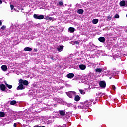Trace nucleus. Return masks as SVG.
<instances>
[{"label": "nucleus", "mask_w": 127, "mask_h": 127, "mask_svg": "<svg viewBox=\"0 0 127 127\" xmlns=\"http://www.w3.org/2000/svg\"><path fill=\"white\" fill-rule=\"evenodd\" d=\"M105 73L106 76H111L112 75L113 77H114L115 79H118V76L116 77L119 74V72L118 71H113L111 72L110 70H107L105 71Z\"/></svg>", "instance_id": "obj_1"}, {"label": "nucleus", "mask_w": 127, "mask_h": 127, "mask_svg": "<svg viewBox=\"0 0 127 127\" xmlns=\"http://www.w3.org/2000/svg\"><path fill=\"white\" fill-rule=\"evenodd\" d=\"M93 103V100L87 101L83 103L82 109H88L89 107Z\"/></svg>", "instance_id": "obj_2"}, {"label": "nucleus", "mask_w": 127, "mask_h": 127, "mask_svg": "<svg viewBox=\"0 0 127 127\" xmlns=\"http://www.w3.org/2000/svg\"><path fill=\"white\" fill-rule=\"evenodd\" d=\"M66 95L69 97V98H72L73 97L76 96V92L75 91H69L66 92Z\"/></svg>", "instance_id": "obj_3"}, {"label": "nucleus", "mask_w": 127, "mask_h": 127, "mask_svg": "<svg viewBox=\"0 0 127 127\" xmlns=\"http://www.w3.org/2000/svg\"><path fill=\"white\" fill-rule=\"evenodd\" d=\"M34 18L35 19H43L44 18V16L42 15H38L36 14H34L33 15Z\"/></svg>", "instance_id": "obj_4"}, {"label": "nucleus", "mask_w": 127, "mask_h": 127, "mask_svg": "<svg viewBox=\"0 0 127 127\" xmlns=\"http://www.w3.org/2000/svg\"><path fill=\"white\" fill-rule=\"evenodd\" d=\"M19 83H21V84H22L24 86H27L28 85V81L27 80H23L22 79H20L19 81Z\"/></svg>", "instance_id": "obj_5"}, {"label": "nucleus", "mask_w": 127, "mask_h": 127, "mask_svg": "<svg viewBox=\"0 0 127 127\" xmlns=\"http://www.w3.org/2000/svg\"><path fill=\"white\" fill-rule=\"evenodd\" d=\"M24 89H25V87L23 86V84L19 82V86L17 87V91H19V90H24Z\"/></svg>", "instance_id": "obj_6"}, {"label": "nucleus", "mask_w": 127, "mask_h": 127, "mask_svg": "<svg viewBox=\"0 0 127 127\" xmlns=\"http://www.w3.org/2000/svg\"><path fill=\"white\" fill-rule=\"evenodd\" d=\"M99 86L101 88H106V82L101 81L99 82Z\"/></svg>", "instance_id": "obj_7"}, {"label": "nucleus", "mask_w": 127, "mask_h": 127, "mask_svg": "<svg viewBox=\"0 0 127 127\" xmlns=\"http://www.w3.org/2000/svg\"><path fill=\"white\" fill-rule=\"evenodd\" d=\"M59 113L61 117H64L65 114H66L65 110H59Z\"/></svg>", "instance_id": "obj_8"}, {"label": "nucleus", "mask_w": 127, "mask_h": 127, "mask_svg": "<svg viewBox=\"0 0 127 127\" xmlns=\"http://www.w3.org/2000/svg\"><path fill=\"white\" fill-rule=\"evenodd\" d=\"M63 49H64V46H59L57 48V50L58 51H59V52H61V51H63Z\"/></svg>", "instance_id": "obj_9"}, {"label": "nucleus", "mask_w": 127, "mask_h": 127, "mask_svg": "<svg viewBox=\"0 0 127 127\" xmlns=\"http://www.w3.org/2000/svg\"><path fill=\"white\" fill-rule=\"evenodd\" d=\"M74 73H69L66 75V77H67L69 79H72V78H74Z\"/></svg>", "instance_id": "obj_10"}, {"label": "nucleus", "mask_w": 127, "mask_h": 127, "mask_svg": "<svg viewBox=\"0 0 127 127\" xmlns=\"http://www.w3.org/2000/svg\"><path fill=\"white\" fill-rule=\"evenodd\" d=\"M119 5L121 7L126 6V2L124 0H122V1H120Z\"/></svg>", "instance_id": "obj_11"}, {"label": "nucleus", "mask_w": 127, "mask_h": 127, "mask_svg": "<svg viewBox=\"0 0 127 127\" xmlns=\"http://www.w3.org/2000/svg\"><path fill=\"white\" fill-rule=\"evenodd\" d=\"M98 40H99L100 42H105V41H106V39L104 37H100L98 39Z\"/></svg>", "instance_id": "obj_12"}, {"label": "nucleus", "mask_w": 127, "mask_h": 127, "mask_svg": "<svg viewBox=\"0 0 127 127\" xmlns=\"http://www.w3.org/2000/svg\"><path fill=\"white\" fill-rule=\"evenodd\" d=\"M1 69L2 71L6 72V71H7V66L6 65H2L1 66Z\"/></svg>", "instance_id": "obj_13"}, {"label": "nucleus", "mask_w": 127, "mask_h": 127, "mask_svg": "<svg viewBox=\"0 0 127 127\" xmlns=\"http://www.w3.org/2000/svg\"><path fill=\"white\" fill-rule=\"evenodd\" d=\"M79 68L80 70H85L86 69V65L84 64H80L79 65Z\"/></svg>", "instance_id": "obj_14"}, {"label": "nucleus", "mask_w": 127, "mask_h": 127, "mask_svg": "<svg viewBox=\"0 0 127 127\" xmlns=\"http://www.w3.org/2000/svg\"><path fill=\"white\" fill-rule=\"evenodd\" d=\"M77 12L78 13V14H83V13H84V10L82 9H79L77 11Z\"/></svg>", "instance_id": "obj_15"}, {"label": "nucleus", "mask_w": 127, "mask_h": 127, "mask_svg": "<svg viewBox=\"0 0 127 127\" xmlns=\"http://www.w3.org/2000/svg\"><path fill=\"white\" fill-rule=\"evenodd\" d=\"M0 88L1 91H5V89H6V87H5L4 84H1Z\"/></svg>", "instance_id": "obj_16"}, {"label": "nucleus", "mask_w": 127, "mask_h": 127, "mask_svg": "<svg viewBox=\"0 0 127 127\" xmlns=\"http://www.w3.org/2000/svg\"><path fill=\"white\" fill-rule=\"evenodd\" d=\"M92 22L93 23V24H97V23L99 22V20L98 19H94Z\"/></svg>", "instance_id": "obj_17"}, {"label": "nucleus", "mask_w": 127, "mask_h": 127, "mask_svg": "<svg viewBox=\"0 0 127 127\" xmlns=\"http://www.w3.org/2000/svg\"><path fill=\"white\" fill-rule=\"evenodd\" d=\"M24 51H31L32 50V48L30 47H25L24 49Z\"/></svg>", "instance_id": "obj_18"}, {"label": "nucleus", "mask_w": 127, "mask_h": 127, "mask_svg": "<svg viewBox=\"0 0 127 127\" xmlns=\"http://www.w3.org/2000/svg\"><path fill=\"white\" fill-rule=\"evenodd\" d=\"M68 31H70L71 33H73L75 31V29L73 27H69L68 28Z\"/></svg>", "instance_id": "obj_19"}, {"label": "nucleus", "mask_w": 127, "mask_h": 127, "mask_svg": "<svg viewBox=\"0 0 127 127\" xmlns=\"http://www.w3.org/2000/svg\"><path fill=\"white\" fill-rule=\"evenodd\" d=\"M80 96H79V95H76L75 96L74 100L76 102L80 101Z\"/></svg>", "instance_id": "obj_20"}, {"label": "nucleus", "mask_w": 127, "mask_h": 127, "mask_svg": "<svg viewBox=\"0 0 127 127\" xmlns=\"http://www.w3.org/2000/svg\"><path fill=\"white\" fill-rule=\"evenodd\" d=\"M96 73H101L102 72V68H96L95 69Z\"/></svg>", "instance_id": "obj_21"}, {"label": "nucleus", "mask_w": 127, "mask_h": 127, "mask_svg": "<svg viewBox=\"0 0 127 127\" xmlns=\"http://www.w3.org/2000/svg\"><path fill=\"white\" fill-rule=\"evenodd\" d=\"M96 95L97 97H102V96L104 95V93H102V92H98V93H96Z\"/></svg>", "instance_id": "obj_22"}, {"label": "nucleus", "mask_w": 127, "mask_h": 127, "mask_svg": "<svg viewBox=\"0 0 127 127\" xmlns=\"http://www.w3.org/2000/svg\"><path fill=\"white\" fill-rule=\"evenodd\" d=\"M17 102L15 100H12L10 102V105H15L16 104Z\"/></svg>", "instance_id": "obj_23"}, {"label": "nucleus", "mask_w": 127, "mask_h": 127, "mask_svg": "<svg viewBox=\"0 0 127 127\" xmlns=\"http://www.w3.org/2000/svg\"><path fill=\"white\" fill-rule=\"evenodd\" d=\"M79 92H80V94H81L82 95H85V94H86V92H85L84 91V90H83L82 89H80Z\"/></svg>", "instance_id": "obj_24"}, {"label": "nucleus", "mask_w": 127, "mask_h": 127, "mask_svg": "<svg viewBox=\"0 0 127 127\" xmlns=\"http://www.w3.org/2000/svg\"><path fill=\"white\" fill-rule=\"evenodd\" d=\"M5 116V114L3 112H0V117H4Z\"/></svg>", "instance_id": "obj_25"}, {"label": "nucleus", "mask_w": 127, "mask_h": 127, "mask_svg": "<svg viewBox=\"0 0 127 127\" xmlns=\"http://www.w3.org/2000/svg\"><path fill=\"white\" fill-rule=\"evenodd\" d=\"M6 86L7 87V88H8V89H11L12 88V85H9L8 84H6Z\"/></svg>", "instance_id": "obj_26"}, {"label": "nucleus", "mask_w": 127, "mask_h": 127, "mask_svg": "<svg viewBox=\"0 0 127 127\" xmlns=\"http://www.w3.org/2000/svg\"><path fill=\"white\" fill-rule=\"evenodd\" d=\"M112 20V16H108L107 17V20L108 21H110V20Z\"/></svg>", "instance_id": "obj_27"}, {"label": "nucleus", "mask_w": 127, "mask_h": 127, "mask_svg": "<svg viewBox=\"0 0 127 127\" xmlns=\"http://www.w3.org/2000/svg\"><path fill=\"white\" fill-rule=\"evenodd\" d=\"M111 88H112L114 91H116V86H115V85H111Z\"/></svg>", "instance_id": "obj_28"}, {"label": "nucleus", "mask_w": 127, "mask_h": 127, "mask_svg": "<svg viewBox=\"0 0 127 127\" xmlns=\"http://www.w3.org/2000/svg\"><path fill=\"white\" fill-rule=\"evenodd\" d=\"M49 58H51L52 60H56V59H55V58H54V57L52 56H50V57H49Z\"/></svg>", "instance_id": "obj_29"}, {"label": "nucleus", "mask_w": 127, "mask_h": 127, "mask_svg": "<svg viewBox=\"0 0 127 127\" xmlns=\"http://www.w3.org/2000/svg\"><path fill=\"white\" fill-rule=\"evenodd\" d=\"M59 5H64V2H63V1H60L59 2Z\"/></svg>", "instance_id": "obj_30"}, {"label": "nucleus", "mask_w": 127, "mask_h": 127, "mask_svg": "<svg viewBox=\"0 0 127 127\" xmlns=\"http://www.w3.org/2000/svg\"><path fill=\"white\" fill-rule=\"evenodd\" d=\"M120 18V16H119V14H116L115 16H114V18Z\"/></svg>", "instance_id": "obj_31"}, {"label": "nucleus", "mask_w": 127, "mask_h": 127, "mask_svg": "<svg viewBox=\"0 0 127 127\" xmlns=\"http://www.w3.org/2000/svg\"><path fill=\"white\" fill-rule=\"evenodd\" d=\"M6 26H2L1 27V29H2L3 30H4V29H5V28H6Z\"/></svg>", "instance_id": "obj_32"}, {"label": "nucleus", "mask_w": 127, "mask_h": 127, "mask_svg": "<svg viewBox=\"0 0 127 127\" xmlns=\"http://www.w3.org/2000/svg\"><path fill=\"white\" fill-rule=\"evenodd\" d=\"M10 7H11V10H12V9L14 8V6H13V5H10Z\"/></svg>", "instance_id": "obj_33"}, {"label": "nucleus", "mask_w": 127, "mask_h": 127, "mask_svg": "<svg viewBox=\"0 0 127 127\" xmlns=\"http://www.w3.org/2000/svg\"><path fill=\"white\" fill-rule=\"evenodd\" d=\"M45 19L48 20L49 19V16H46L45 18Z\"/></svg>", "instance_id": "obj_34"}, {"label": "nucleus", "mask_w": 127, "mask_h": 127, "mask_svg": "<svg viewBox=\"0 0 127 127\" xmlns=\"http://www.w3.org/2000/svg\"><path fill=\"white\" fill-rule=\"evenodd\" d=\"M52 20V17H49V20Z\"/></svg>", "instance_id": "obj_35"}, {"label": "nucleus", "mask_w": 127, "mask_h": 127, "mask_svg": "<svg viewBox=\"0 0 127 127\" xmlns=\"http://www.w3.org/2000/svg\"><path fill=\"white\" fill-rule=\"evenodd\" d=\"M125 5H126V7H127V1H125Z\"/></svg>", "instance_id": "obj_36"}, {"label": "nucleus", "mask_w": 127, "mask_h": 127, "mask_svg": "<svg viewBox=\"0 0 127 127\" xmlns=\"http://www.w3.org/2000/svg\"><path fill=\"white\" fill-rule=\"evenodd\" d=\"M0 25H2V22L0 21Z\"/></svg>", "instance_id": "obj_37"}, {"label": "nucleus", "mask_w": 127, "mask_h": 127, "mask_svg": "<svg viewBox=\"0 0 127 127\" xmlns=\"http://www.w3.org/2000/svg\"><path fill=\"white\" fill-rule=\"evenodd\" d=\"M33 127H40V126L38 125H36V126H34Z\"/></svg>", "instance_id": "obj_38"}, {"label": "nucleus", "mask_w": 127, "mask_h": 127, "mask_svg": "<svg viewBox=\"0 0 127 127\" xmlns=\"http://www.w3.org/2000/svg\"><path fill=\"white\" fill-rule=\"evenodd\" d=\"M13 126L14 127H16V123H14Z\"/></svg>", "instance_id": "obj_39"}, {"label": "nucleus", "mask_w": 127, "mask_h": 127, "mask_svg": "<svg viewBox=\"0 0 127 127\" xmlns=\"http://www.w3.org/2000/svg\"><path fill=\"white\" fill-rule=\"evenodd\" d=\"M61 127H66V124H64V126H61Z\"/></svg>", "instance_id": "obj_40"}, {"label": "nucleus", "mask_w": 127, "mask_h": 127, "mask_svg": "<svg viewBox=\"0 0 127 127\" xmlns=\"http://www.w3.org/2000/svg\"><path fill=\"white\" fill-rule=\"evenodd\" d=\"M2 4V1L0 0V4Z\"/></svg>", "instance_id": "obj_41"}, {"label": "nucleus", "mask_w": 127, "mask_h": 127, "mask_svg": "<svg viewBox=\"0 0 127 127\" xmlns=\"http://www.w3.org/2000/svg\"><path fill=\"white\" fill-rule=\"evenodd\" d=\"M34 50H35V51H36H36H37V49H35Z\"/></svg>", "instance_id": "obj_42"}, {"label": "nucleus", "mask_w": 127, "mask_h": 127, "mask_svg": "<svg viewBox=\"0 0 127 127\" xmlns=\"http://www.w3.org/2000/svg\"><path fill=\"white\" fill-rule=\"evenodd\" d=\"M4 83H5V84L6 85V84H7V83H6V81H4Z\"/></svg>", "instance_id": "obj_43"}, {"label": "nucleus", "mask_w": 127, "mask_h": 127, "mask_svg": "<svg viewBox=\"0 0 127 127\" xmlns=\"http://www.w3.org/2000/svg\"><path fill=\"white\" fill-rule=\"evenodd\" d=\"M109 79H110V80H111V79H112V76L110 77Z\"/></svg>", "instance_id": "obj_44"}, {"label": "nucleus", "mask_w": 127, "mask_h": 127, "mask_svg": "<svg viewBox=\"0 0 127 127\" xmlns=\"http://www.w3.org/2000/svg\"><path fill=\"white\" fill-rule=\"evenodd\" d=\"M13 27H15V26H13V27H11V28H13Z\"/></svg>", "instance_id": "obj_45"}, {"label": "nucleus", "mask_w": 127, "mask_h": 127, "mask_svg": "<svg viewBox=\"0 0 127 127\" xmlns=\"http://www.w3.org/2000/svg\"><path fill=\"white\" fill-rule=\"evenodd\" d=\"M78 43H79V42H76V44H78Z\"/></svg>", "instance_id": "obj_46"}, {"label": "nucleus", "mask_w": 127, "mask_h": 127, "mask_svg": "<svg viewBox=\"0 0 127 127\" xmlns=\"http://www.w3.org/2000/svg\"><path fill=\"white\" fill-rule=\"evenodd\" d=\"M126 17H127V15H126Z\"/></svg>", "instance_id": "obj_47"}]
</instances>
